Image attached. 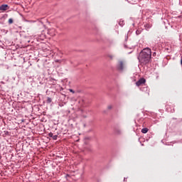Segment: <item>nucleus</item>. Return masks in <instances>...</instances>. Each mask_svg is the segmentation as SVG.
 <instances>
[{"label":"nucleus","mask_w":182,"mask_h":182,"mask_svg":"<svg viewBox=\"0 0 182 182\" xmlns=\"http://www.w3.org/2000/svg\"><path fill=\"white\" fill-rule=\"evenodd\" d=\"M138 59L142 65H147L151 60V49L146 48L139 53Z\"/></svg>","instance_id":"obj_1"},{"label":"nucleus","mask_w":182,"mask_h":182,"mask_svg":"<svg viewBox=\"0 0 182 182\" xmlns=\"http://www.w3.org/2000/svg\"><path fill=\"white\" fill-rule=\"evenodd\" d=\"M126 69V61L124 60H119L117 63V70L119 72H123Z\"/></svg>","instance_id":"obj_2"},{"label":"nucleus","mask_w":182,"mask_h":182,"mask_svg":"<svg viewBox=\"0 0 182 182\" xmlns=\"http://www.w3.org/2000/svg\"><path fill=\"white\" fill-rule=\"evenodd\" d=\"M146 83V79L144 78H140L136 82V86H141L142 85H144Z\"/></svg>","instance_id":"obj_3"},{"label":"nucleus","mask_w":182,"mask_h":182,"mask_svg":"<svg viewBox=\"0 0 182 182\" xmlns=\"http://www.w3.org/2000/svg\"><path fill=\"white\" fill-rule=\"evenodd\" d=\"M8 9H9V6H8V4L0 6V11H8Z\"/></svg>","instance_id":"obj_4"},{"label":"nucleus","mask_w":182,"mask_h":182,"mask_svg":"<svg viewBox=\"0 0 182 182\" xmlns=\"http://www.w3.org/2000/svg\"><path fill=\"white\" fill-rule=\"evenodd\" d=\"M114 134H122V129H120L119 128H115L114 129Z\"/></svg>","instance_id":"obj_5"},{"label":"nucleus","mask_w":182,"mask_h":182,"mask_svg":"<svg viewBox=\"0 0 182 182\" xmlns=\"http://www.w3.org/2000/svg\"><path fill=\"white\" fill-rule=\"evenodd\" d=\"M53 32H55L54 28H50L48 30V33H49V35H51V36H54L55 33H53Z\"/></svg>","instance_id":"obj_6"},{"label":"nucleus","mask_w":182,"mask_h":182,"mask_svg":"<svg viewBox=\"0 0 182 182\" xmlns=\"http://www.w3.org/2000/svg\"><path fill=\"white\" fill-rule=\"evenodd\" d=\"M147 132H149V129L147 128H143L141 129V133H144V134H146V133H147Z\"/></svg>","instance_id":"obj_7"},{"label":"nucleus","mask_w":182,"mask_h":182,"mask_svg":"<svg viewBox=\"0 0 182 182\" xmlns=\"http://www.w3.org/2000/svg\"><path fill=\"white\" fill-rule=\"evenodd\" d=\"M107 109H108V110H112V109H113V105H108Z\"/></svg>","instance_id":"obj_8"},{"label":"nucleus","mask_w":182,"mask_h":182,"mask_svg":"<svg viewBox=\"0 0 182 182\" xmlns=\"http://www.w3.org/2000/svg\"><path fill=\"white\" fill-rule=\"evenodd\" d=\"M9 23L11 25L12 23H14V20L12 18H9Z\"/></svg>","instance_id":"obj_9"},{"label":"nucleus","mask_w":182,"mask_h":182,"mask_svg":"<svg viewBox=\"0 0 182 182\" xmlns=\"http://www.w3.org/2000/svg\"><path fill=\"white\" fill-rule=\"evenodd\" d=\"M47 102H48V103H51L52 102V98L48 97L47 98Z\"/></svg>","instance_id":"obj_10"},{"label":"nucleus","mask_w":182,"mask_h":182,"mask_svg":"<svg viewBox=\"0 0 182 182\" xmlns=\"http://www.w3.org/2000/svg\"><path fill=\"white\" fill-rule=\"evenodd\" d=\"M52 139H53V140H58V135H53Z\"/></svg>","instance_id":"obj_11"},{"label":"nucleus","mask_w":182,"mask_h":182,"mask_svg":"<svg viewBox=\"0 0 182 182\" xmlns=\"http://www.w3.org/2000/svg\"><path fill=\"white\" fill-rule=\"evenodd\" d=\"M49 137H53V133L50 132L48 134Z\"/></svg>","instance_id":"obj_12"},{"label":"nucleus","mask_w":182,"mask_h":182,"mask_svg":"<svg viewBox=\"0 0 182 182\" xmlns=\"http://www.w3.org/2000/svg\"><path fill=\"white\" fill-rule=\"evenodd\" d=\"M69 92H70L71 93H75V91L73 90H72V89H70Z\"/></svg>","instance_id":"obj_13"},{"label":"nucleus","mask_w":182,"mask_h":182,"mask_svg":"<svg viewBox=\"0 0 182 182\" xmlns=\"http://www.w3.org/2000/svg\"><path fill=\"white\" fill-rule=\"evenodd\" d=\"M156 53H153V56H156Z\"/></svg>","instance_id":"obj_14"},{"label":"nucleus","mask_w":182,"mask_h":182,"mask_svg":"<svg viewBox=\"0 0 182 182\" xmlns=\"http://www.w3.org/2000/svg\"><path fill=\"white\" fill-rule=\"evenodd\" d=\"M181 65H182V59L181 60Z\"/></svg>","instance_id":"obj_15"}]
</instances>
